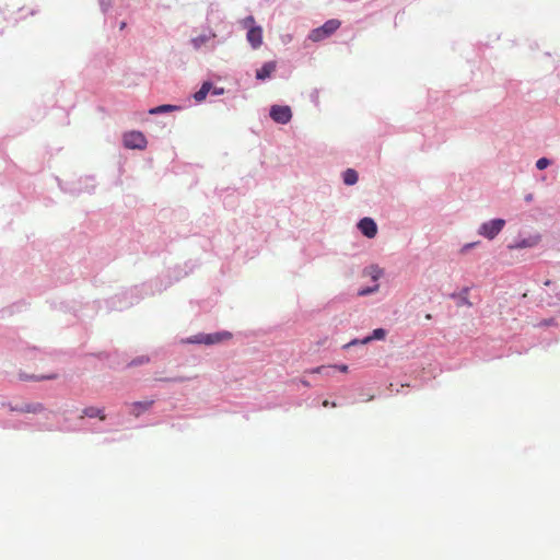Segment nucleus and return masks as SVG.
<instances>
[{
  "label": "nucleus",
  "instance_id": "4468645a",
  "mask_svg": "<svg viewBox=\"0 0 560 560\" xmlns=\"http://www.w3.org/2000/svg\"><path fill=\"white\" fill-rule=\"evenodd\" d=\"M538 243V237L535 238H526L517 242L515 245H509L510 249L514 248H526V247H533Z\"/></svg>",
  "mask_w": 560,
  "mask_h": 560
},
{
  "label": "nucleus",
  "instance_id": "f03ea898",
  "mask_svg": "<svg viewBox=\"0 0 560 560\" xmlns=\"http://www.w3.org/2000/svg\"><path fill=\"white\" fill-rule=\"evenodd\" d=\"M124 145L127 149L142 150L147 147V139L140 131H129L122 136Z\"/></svg>",
  "mask_w": 560,
  "mask_h": 560
},
{
  "label": "nucleus",
  "instance_id": "9b49d317",
  "mask_svg": "<svg viewBox=\"0 0 560 560\" xmlns=\"http://www.w3.org/2000/svg\"><path fill=\"white\" fill-rule=\"evenodd\" d=\"M211 88L212 84L210 82H205L201 85L200 90L194 94V98L196 100V102H202L207 97Z\"/></svg>",
  "mask_w": 560,
  "mask_h": 560
},
{
  "label": "nucleus",
  "instance_id": "6ab92c4d",
  "mask_svg": "<svg viewBox=\"0 0 560 560\" xmlns=\"http://www.w3.org/2000/svg\"><path fill=\"white\" fill-rule=\"evenodd\" d=\"M468 292H469V289L468 288H465L460 295H459V299H460V304L459 305H466L468 307H471L472 306V303L469 301L468 299Z\"/></svg>",
  "mask_w": 560,
  "mask_h": 560
},
{
  "label": "nucleus",
  "instance_id": "f3484780",
  "mask_svg": "<svg viewBox=\"0 0 560 560\" xmlns=\"http://www.w3.org/2000/svg\"><path fill=\"white\" fill-rule=\"evenodd\" d=\"M324 38H326V35H325L322 26L313 30L310 34V39L313 42H319V40H323Z\"/></svg>",
  "mask_w": 560,
  "mask_h": 560
},
{
  "label": "nucleus",
  "instance_id": "1a4fd4ad",
  "mask_svg": "<svg viewBox=\"0 0 560 560\" xmlns=\"http://www.w3.org/2000/svg\"><path fill=\"white\" fill-rule=\"evenodd\" d=\"M84 417L98 418L102 421L106 419L104 408H98L94 406L86 407L82 410V415L80 416V418L82 419Z\"/></svg>",
  "mask_w": 560,
  "mask_h": 560
},
{
  "label": "nucleus",
  "instance_id": "6e6552de",
  "mask_svg": "<svg viewBox=\"0 0 560 560\" xmlns=\"http://www.w3.org/2000/svg\"><path fill=\"white\" fill-rule=\"evenodd\" d=\"M153 402V400L131 402L129 404V412L135 417H139L144 411L149 410L152 407Z\"/></svg>",
  "mask_w": 560,
  "mask_h": 560
},
{
  "label": "nucleus",
  "instance_id": "c756f323",
  "mask_svg": "<svg viewBox=\"0 0 560 560\" xmlns=\"http://www.w3.org/2000/svg\"><path fill=\"white\" fill-rule=\"evenodd\" d=\"M526 201H530L533 199L532 195H528L526 198Z\"/></svg>",
  "mask_w": 560,
  "mask_h": 560
},
{
  "label": "nucleus",
  "instance_id": "423d86ee",
  "mask_svg": "<svg viewBox=\"0 0 560 560\" xmlns=\"http://www.w3.org/2000/svg\"><path fill=\"white\" fill-rule=\"evenodd\" d=\"M247 40L254 49L262 44V30L259 26H250L247 32Z\"/></svg>",
  "mask_w": 560,
  "mask_h": 560
},
{
  "label": "nucleus",
  "instance_id": "9d476101",
  "mask_svg": "<svg viewBox=\"0 0 560 560\" xmlns=\"http://www.w3.org/2000/svg\"><path fill=\"white\" fill-rule=\"evenodd\" d=\"M276 70V62L269 61L262 65L260 69L256 71V78L258 80H265L271 75V73Z\"/></svg>",
  "mask_w": 560,
  "mask_h": 560
},
{
  "label": "nucleus",
  "instance_id": "dca6fc26",
  "mask_svg": "<svg viewBox=\"0 0 560 560\" xmlns=\"http://www.w3.org/2000/svg\"><path fill=\"white\" fill-rule=\"evenodd\" d=\"M357 182H358V173L352 168H348L343 173V183L346 185L350 186V185H354Z\"/></svg>",
  "mask_w": 560,
  "mask_h": 560
},
{
  "label": "nucleus",
  "instance_id": "aec40b11",
  "mask_svg": "<svg viewBox=\"0 0 560 560\" xmlns=\"http://www.w3.org/2000/svg\"><path fill=\"white\" fill-rule=\"evenodd\" d=\"M549 165H550V161H549L547 158H540V159L536 162V167H537L538 170H545V168H547Z\"/></svg>",
  "mask_w": 560,
  "mask_h": 560
},
{
  "label": "nucleus",
  "instance_id": "bb28decb",
  "mask_svg": "<svg viewBox=\"0 0 560 560\" xmlns=\"http://www.w3.org/2000/svg\"><path fill=\"white\" fill-rule=\"evenodd\" d=\"M148 361H149V359H148V358L142 357V358H140L139 360L133 361L132 363H133V364H142V363H147Z\"/></svg>",
  "mask_w": 560,
  "mask_h": 560
},
{
  "label": "nucleus",
  "instance_id": "412c9836",
  "mask_svg": "<svg viewBox=\"0 0 560 560\" xmlns=\"http://www.w3.org/2000/svg\"><path fill=\"white\" fill-rule=\"evenodd\" d=\"M55 378H57L56 374H49V375H44V376H38V377H35V376L26 377V380H34V381L55 380Z\"/></svg>",
  "mask_w": 560,
  "mask_h": 560
},
{
  "label": "nucleus",
  "instance_id": "5701e85b",
  "mask_svg": "<svg viewBox=\"0 0 560 560\" xmlns=\"http://www.w3.org/2000/svg\"><path fill=\"white\" fill-rule=\"evenodd\" d=\"M254 23H255V20L252 15H249L243 20L244 27H247L248 30L250 26H254Z\"/></svg>",
  "mask_w": 560,
  "mask_h": 560
},
{
  "label": "nucleus",
  "instance_id": "f8f14e48",
  "mask_svg": "<svg viewBox=\"0 0 560 560\" xmlns=\"http://www.w3.org/2000/svg\"><path fill=\"white\" fill-rule=\"evenodd\" d=\"M340 26V22L337 21V20H329L327 21L323 26V31L326 35V37H328L329 35H331L334 32H336Z\"/></svg>",
  "mask_w": 560,
  "mask_h": 560
},
{
  "label": "nucleus",
  "instance_id": "ddd939ff",
  "mask_svg": "<svg viewBox=\"0 0 560 560\" xmlns=\"http://www.w3.org/2000/svg\"><path fill=\"white\" fill-rule=\"evenodd\" d=\"M215 37V34L212 33L210 35H199L191 39V44L195 49H199L202 45L208 43L211 38Z\"/></svg>",
  "mask_w": 560,
  "mask_h": 560
},
{
  "label": "nucleus",
  "instance_id": "7ed1b4c3",
  "mask_svg": "<svg viewBox=\"0 0 560 560\" xmlns=\"http://www.w3.org/2000/svg\"><path fill=\"white\" fill-rule=\"evenodd\" d=\"M505 221L503 219H493L488 222H485L480 229L479 234L485 237L492 240L504 228Z\"/></svg>",
  "mask_w": 560,
  "mask_h": 560
},
{
  "label": "nucleus",
  "instance_id": "7c9ffc66",
  "mask_svg": "<svg viewBox=\"0 0 560 560\" xmlns=\"http://www.w3.org/2000/svg\"><path fill=\"white\" fill-rule=\"evenodd\" d=\"M425 318H427V319H431V315H430V314H428V315L425 316Z\"/></svg>",
  "mask_w": 560,
  "mask_h": 560
},
{
  "label": "nucleus",
  "instance_id": "20e7f679",
  "mask_svg": "<svg viewBox=\"0 0 560 560\" xmlns=\"http://www.w3.org/2000/svg\"><path fill=\"white\" fill-rule=\"evenodd\" d=\"M270 117L278 124H288L292 118V112L289 106L273 105L270 108Z\"/></svg>",
  "mask_w": 560,
  "mask_h": 560
},
{
  "label": "nucleus",
  "instance_id": "4be33fe9",
  "mask_svg": "<svg viewBox=\"0 0 560 560\" xmlns=\"http://www.w3.org/2000/svg\"><path fill=\"white\" fill-rule=\"evenodd\" d=\"M378 285H375L374 288H366V289H362L358 292V294L360 296H364V295H368L370 293H373L377 290Z\"/></svg>",
  "mask_w": 560,
  "mask_h": 560
},
{
  "label": "nucleus",
  "instance_id": "f257e3e1",
  "mask_svg": "<svg viewBox=\"0 0 560 560\" xmlns=\"http://www.w3.org/2000/svg\"><path fill=\"white\" fill-rule=\"evenodd\" d=\"M231 338L232 334L230 331H221L215 334L198 335L195 336L194 338L186 340V342L213 345L225 340H230Z\"/></svg>",
  "mask_w": 560,
  "mask_h": 560
},
{
  "label": "nucleus",
  "instance_id": "2eb2a0df",
  "mask_svg": "<svg viewBox=\"0 0 560 560\" xmlns=\"http://www.w3.org/2000/svg\"><path fill=\"white\" fill-rule=\"evenodd\" d=\"M179 107L178 106H175V105H160V106H156L154 108H151L149 110V113L151 115H155V114H163V113H168V112H174V110H178Z\"/></svg>",
  "mask_w": 560,
  "mask_h": 560
},
{
  "label": "nucleus",
  "instance_id": "39448f33",
  "mask_svg": "<svg viewBox=\"0 0 560 560\" xmlns=\"http://www.w3.org/2000/svg\"><path fill=\"white\" fill-rule=\"evenodd\" d=\"M358 228L363 235L373 238L377 233V225L371 218H363L358 223Z\"/></svg>",
  "mask_w": 560,
  "mask_h": 560
},
{
  "label": "nucleus",
  "instance_id": "a878e982",
  "mask_svg": "<svg viewBox=\"0 0 560 560\" xmlns=\"http://www.w3.org/2000/svg\"><path fill=\"white\" fill-rule=\"evenodd\" d=\"M337 404L335 401L324 400L323 407H336Z\"/></svg>",
  "mask_w": 560,
  "mask_h": 560
},
{
  "label": "nucleus",
  "instance_id": "0eeeda50",
  "mask_svg": "<svg viewBox=\"0 0 560 560\" xmlns=\"http://www.w3.org/2000/svg\"><path fill=\"white\" fill-rule=\"evenodd\" d=\"M386 335H387V332H386L385 329L376 328V329L373 330L371 336H368V337H365L364 339H362L360 341L358 339H354L351 342H349L347 345V347L354 346V345H358V343L365 345V343L371 342L372 340H383V339H385Z\"/></svg>",
  "mask_w": 560,
  "mask_h": 560
},
{
  "label": "nucleus",
  "instance_id": "b1692460",
  "mask_svg": "<svg viewBox=\"0 0 560 560\" xmlns=\"http://www.w3.org/2000/svg\"><path fill=\"white\" fill-rule=\"evenodd\" d=\"M556 325L555 318L545 319L539 324V326H553Z\"/></svg>",
  "mask_w": 560,
  "mask_h": 560
},
{
  "label": "nucleus",
  "instance_id": "393cba45",
  "mask_svg": "<svg viewBox=\"0 0 560 560\" xmlns=\"http://www.w3.org/2000/svg\"><path fill=\"white\" fill-rule=\"evenodd\" d=\"M335 368L338 369L342 373L348 372V365H346V364L335 365Z\"/></svg>",
  "mask_w": 560,
  "mask_h": 560
},
{
  "label": "nucleus",
  "instance_id": "a211bd4d",
  "mask_svg": "<svg viewBox=\"0 0 560 560\" xmlns=\"http://www.w3.org/2000/svg\"><path fill=\"white\" fill-rule=\"evenodd\" d=\"M44 409L43 405L36 404V405H25L20 410L22 412H39Z\"/></svg>",
  "mask_w": 560,
  "mask_h": 560
},
{
  "label": "nucleus",
  "instance_id": "c85d7f7f",
  "mask_svg": "<svg viewBox=\"0 0 560 560\" xmlns=\"http://www.w3.org/2000/svg\"><path fill=\"white\" fill-rule=\"evenodd\" d=\"M301 383H302L304 386H306V387H308V386H310V383H308L307 381H305V380H302V381H301Z\"/></svg>",
  "mask_w": 560,
  "mask_h": 560
},
{
  "label": "nucleus",
  "instance_id": "cd10ccee",
  "mask_svg": "<svg viewBox=\"0 0 560 560\" xmlns=\"http://www.w3.org/2000/svg\"><path fill=\"white\" fill-rule=\"evenodd\" d=\"M324 368L325 366H323V365L322 366H317V368L312 370V373H320Z\"/></svg>",
  "mask_w": 560,
  "mask_h": 560
}]
</instances>
